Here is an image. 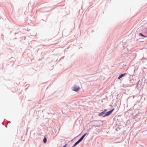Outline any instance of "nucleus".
Listing matches in <instances>:
<instances>
[{"instance_id":"f257e3e1","label":"nucleus","mask_w":147,"mask_h":147,"mask_svg":"<svg viewBox=\"0 0 147 147\" xmlns=\"http://www.w3.org/2000/svg\"><path fill=\"white\" fill-rule=\"evenodd\" d=\"M72 88L73 90H74L76 92H78L79 91L80 89V87L76 86H75L73 87Z\"/></svg>"},{"instance_id":"f03ea898","label":"nucleus","mask_w":147,"mask_h":147,"mask_svg":"<svg viewBox=\"0 0 147 147\" xmlns=\"http://www.w3.org/2000/svg\"><path fill=\"white\" fill-rule=\"evenodd\" d=\"M114 109H113L111 110V111L107 112V113H106V114H105V115L104 116V117H106V116H107L109 115H110L111 113L113 111Z\"/></svg>"},{"instance_id":"7ed1b4c3","label":"nucleus","mask_w":147,"mask_h":147,"mask_svg":"<svg viewBox=\"0 0 147 147\" xmlns=\"http://www.w3.org/2000/svg\"><path fill=\"white\" fill-rule=\"evenodd\" d=\"M140 118V117L139 115H136L134 119L135 121H138L139 120Z\"/></svg>"},{"instance_id":"20e7f679","label":"nucleus","mask_w":147,"mask_h":147,"mask_svg":"<svg viewBox=\"0 0 147 147\" xmlns=\"http://www.w3.org/2000/svg\"><path fill=\"white\" fill-rule=\"evenodd\" d=\"M81 141L80 140H79L78 141H77L75 144L73 146L74 147V146H76L77 144H79Z\"/></svg>"},{"instance_id":"39448f33","label":"nucleus","mask_w":147,"mask_h":147,"mask_svg":"<svg viewBox=\"0 0 147 147\" xmlns=\"http://www.w3.org/2000/svg\"><path fill=\"white\" fill-rule=\"evenodd\" d=\"M87 133H85L84 135L81 137V138L79 139L81 141L85 137V136L86 135Z\"/></svg>"},{"instance_id":"423d86ee","label":"nucleus","mask_w":147,"mask_h":147,"mask_svg":"<svg viewBox=\"0 0 147 147\" xmlns=\"http://www.w3.org/2000/svg\"><path fill=\"white\" fill-rule=\"evenodd\" d=\"M139 35L140 36H142L144 37H147V35H146V36L145 35H144L143 34H142L141 33H139Z\"/></svg>"},{"instance_id":"0eeeda50","label":"nucleus","mask_w":147,"mask_h":147,"mask_svg":"<svg viewBox=\"0 0 147 147\" xmlns=\"http://www.w3.org/2000/svg\"><path fill=\"white\" fill-rule=\"evenodd\" d=\"M105 113H103V112H102L99 114L98 115L99 116H102Z\"/></svg>"},{"instance_id":"6e6552de","label":"nucleus","mask_w":147,"mask_h":147,"mask_svg":"<svg viewBox=\"0 0 147 147\" xmlns=\"http://www.w3.org/2000/svg\"><path fill=\"white\" fill-rule=\"evenodd\" d=\"M126 73H125L124 74H122L121 75H120V78H122V77H123L125 74Z\"/></svg>"},{"instance_id":"1a4fd4ad","label":"nucleus","mask_w":147,"mask_h":147,"mask_svg":"<svg viewBox=\"0 0 147 147\" xmlns=\"http://www.w3.org/2000/svg\"><path fill=\"white\" fill-rule=\"evenodd\" d=\"M43 142L45 143L46 142H47V139L46 138H44L43 139Z\"/></svg>"},{"instance_id":"9d476101","label":"nucleus","mask_w":147,"mask_h":147,"mask_svg":"<svg viewBox=\"0 0 147 147\" xmlns=\"http://www.w3.org/2000/svg\"><path fill=\"white\" fill-rule=\"evenodd\" d=\"M107 111V109H105L103 111V113H104L105 114V113Z\"/></svg>"},{"instance_id":"9b49d317","label":"nucleus","mask_w":147,"mask_h":147,"mask_svg":"<svg viewBox=\"0 0 147 147\" xmlns=\"http://www.w3.org/2000/svg\"><path fill=\"white\" fill-rule=\"evenodd\" d=\"M62 147H67V144H65Z\"/></svg>"},{"instance_id":"f8f14e48","label":"nucleus","mask_w":147,"mask_h":147,"mask_svg":"<svg viewBox=\"0 0 147 147\" xmlns=\"http://www.w3.org/2000/svg\"><path fill=\"white\" fill-rule=\"evenodd\" d=\"M143 132H147V130H145V131H143Z\"/></svg>"},{"instance_id":"ddd939ff","label":"nucleus","mask_w":147,"mask_h":147,"mask_svg":"<svg viewBox=\"0 0 147 147\" xmlns=\"http://www.w3.org/2000/svg\"><path fill=\"white\" fill-rule=\"evenodd\" d=\"M119 78H119V76L118 77V79H119Z\"/></svg>"}]
</instances>
